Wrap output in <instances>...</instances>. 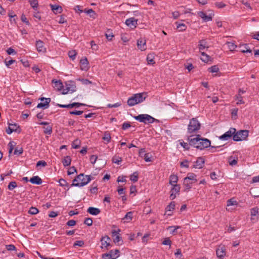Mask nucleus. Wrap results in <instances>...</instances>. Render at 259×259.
Segmentation results:
<instances>
[{"mask_svg": "<svg viewBox=\"0 0 259 259\" xmlns=\"http://www.w3.org/2000/svg\"><path fill=\"white\" fill-rule=\"evenodd\" d=\"M76 87L74 85H70V84H67L65 88H63L62 89V94H68L70 91H71V93H73L75 91Z\"/></svg>", "mask_w": 259, "mask_h": 259, "instance_id": "a211bd4d", "label": "nucleus"}, {"mask_svg": "<svg viewBox=\"0 0 259 259\" xmlns=\"http://www.w3.org/2000/svg\"><path fill=\"white\" fill-rule=\"evenodd\" d=\"M98 158V156L95 155H92L90 157V161L92 164H95L97 159Z\"/></svg>", "mask_w": 259, "mask_h": 259, "instance_id": "338daca9", "label": "nucleus"}, {"mask_svg": "<svg viewBox=\"0 0 259 259\" xmlns=\"http://www.w3.org/2000/svg\"><path fill=\"white\" fill-rule=\"evenodd\" d=\"M120 232V230L119 229H118L117 231L114 230L112 232V236L114 237L113 241L115 243H119L120 241H121V242H123L121 239V237L119 235Z\"/></svg>", "mask_w": 259, "mask_h": 259, "instance_id": "ddd939ff", "label": "nucleus"}, {"mask_svg": "<svg viewBox=\"0 0 259 259\" xmlns=\"http://www.w3.org/2000/svg\"><path fill=\"white\" fill-rule=\"evenodd\" d=\"M198 15L201 17L205 22L209 21L212 20V17L211 15H207L206 13L203 12H199Z\"/></svg>", "mask_w": 259, "mask_h": 259, "instance_id": "aec40b11", "label": "nucleus"}, {"mask_svg": "<svg viewBox=\"0 0 259 259\" xmlns=\"http://www.w3.org/2000/svg\"><path fill=\"white\" fill-rule=\"evenodd\" d=\"M204 159L202 157H200L197 158V160L195 162L193 167L196 168H201L204 166Z\"/></svg>", "mask_w": 259, "mask_h": 259, "instance_id": "f3484780", "label": "nucleus"}, {"mask_svg": "<svg viewBox=\"0 0 259 259\" xmlns=\"http://www.w3.org/2000/svg\"><path fill=\"white\" fill-rule=\"evenodd\" d=\"M103 139L104 141H106L107 143L110 142L111 140V136L107 132H105Z\"/></svg>", "mask_w": 259, "mask_h": 259, "instance_id": "de8ad7c7", "label": "nucleus"}, {"mask_svg": "<svg viewBox=\"0 0 259 259\" xmlns=\"http://www.w3.org/2000/svg\"><path fill=\"white\" fill-rule=\"evenodd\" d=\"M209 70L210 72L215 73L218 72L219 71V68L217 66L214 65L210 67Z\"/></svg>", "mask_w": 259, "mask_h": 259, "instance_id": "6e6d98bb", "label": "nucleus"}, {"mask_svg": "<svg viewBox=\"0 0 259 259\" xmlns=\"http://www.w3.org/2000/svg\"><path fill=\"white\" fill-rule=\"evenodd\" d=\"M226 44L228 46V49L230 51H233L237 48V46L232 42H227Z\"/></svg>", "mask_w": 259, "mask_h": 259, "instance_id": "c9c22d12", "label": "nucleus"}, {"mask_svg": "<svg viewBox=\"0 0 259 259\" xmlns=\"http://www.w3.org/2000/svg\"><path fill=\"white\" fill-rule=\"evenodd\" d=\"M41 101L37 105V108H42L46 109L49 108V104L51 102V99L50 98L41 97L39 99Z\"/></svg>", "mask_w": 259, "mask_h": 259, "instance_id": "423d86ee", "label": "nucleus"}, {"mask_svg": "<svg viewBox=\"0 0 259 259\" xmlns=\"http://www.w3.org/2000/svg\"><path fill=\"white\" fill-rule=\"evenodd\" d=\"M84 12L87 14H89L92 17H94V16L96 15L95 11L92 9L89 10L85 9Z\"/></svg>", "mask_w": 259, "mask_h": 259, "instance_id": "864d4df0", "label": "nucleus"}, {"mask_svg": "<svg viewBox=\"0 0 259 259\" xmlns=\"http://www.w3.org/2000/svg\"><path fill=\"white\" fill-rule=\"evenodd\" d=\"M8 146L9 147V155L12 153L13 149H14V146H15V144H14V142H11L9 143L8 144Z\"/></svg>", "mask_w": 259, "mask_h": 259, "instance_id": "5fc2aeb1", "label": "nucleus"}, {"mask_svg": "<svg viewBox=\"0 0 259 259\" xmlns=\"http://www.w3.org/2000/svg\"><path fill=\"white\" fill-rule=\"evenodd\" d=\"M178 181V177L177 176L175 175H171L170 176L169 183L171 186L178 185V184H177Z\"/></svg>", "mask_w": 259, "mask_h": 259, "instance_id": "393cba45", "label": "nucleus"}, {"mask_svg": "<svg viewBox=\"0 0 259 259\" xmlns=\"http://www.w3.org/2000/svg\"><path fill=\"white\" fill-rule=\"evenodd\" d=\"M216 254L219 258H223L226 255L225 246L224 245H220L216 250Z\"/></svg>", "mask_w": 259, "mask_h": 259, "instance_id": "9d476101", "label": "nucleus"}, {"mask_svg": "<svg viewBox=\"0 0 259 259\" xmlns=\"http://www.w3.org/2000/svg\"><path fill=\"white\" fill-rule=\"evenodd\" d=\"M154 57L153 56V55L152 54H148L147 57V61L148 64H151L153 65L155 64V61H154Z\"/></svg>", "mask_w": 259, "mask_h": 259, "instance_id": "e433bc0d", "label": "nucleus"}, {"mask_svg": "<svg viewBox=\"0 0 259 259\" xmlns=\"http://www.w3.org/2000/svg\"><path fill=\"white\" fill-rule=\"evenodd\" d=\"M133 218V212L132 211H129L126 213L124 217L123 218V220H125L127 222H129L132 220Z\"/></svg>", "mask_w": 259, "mask_h": 259, "instance_id": "58836bf2", "label": "nucleus"}, {"mask_svg": "<svg viewBox=\"0 0 259 259\" xmlns=\"http://www.w3.org/2000/svg\"><path fill=\"white\" fill-rule=\"evenodd\" d=\"M6 249L9 251H13V250H16V248L15 246V245L13 244H9L6 245Z\"/></svg>", "mask_w": 259, "mask_h": 259, "instance_id": "13d9d810", "label": "nucleus"}, {"mask_svg": "<svg viewBox=\"0 0 259 259\" xmlns=\"http://www.w3.org/2000/svg\"><path fill=\"white\" fill-rule=\"evenodd\" d=\"M38 212V209L34 207H31L28 211V213L31 214H36Z\"/></svg>", "mask_w": 259, "mask_h": 259, "instance_id": "49530a36", "label": "nucleus"}, {"mask_svg": "<svg viewBox=\"0 0 259 259\" xmlns=\"http://www.w3.org/2000/svg\"><path fill=\"white\" fill-rule=\"evenodd\" d=\"M134 95L135 97V98L136 99L138 104L143 102L147 97V93L145 92L136 94Z\"/></svg>", "mask_w": 259, "mask_h": 259, "instance_id": "4468645a", "label": "nucleus"}, {"mask_svg": "<svg viewBox=\"0 0 259 259\" xmlns=\"http://www.w3.org/2000/svg\"><path fill=\"white\" fill-rule=\"evenodd\" d=\"M138 20L132 17L128 18L125 21V24L131 29H134L137 27Z\"/></svg>", "mask_w": 259, "mask_h": 259, "instance_id": "f8f14e48", "label": "nucleus"}, {"mask_svg": "<svg viewBox=\"0 0 259 259\" xmlns=\"http://www.w3.org/2000/svg\"><path fill=\"white\" fill-rule=\"evenodd\" d=\"M137 47L141 51H143L146 50V41L144 38H140L137 40Z\"/></svg>", "mask_w": 259, "mask_h": 259, "instance_id": "2eb2a0df", "label": "nucleus"}, {"mask_svg": "<svg viewBox=\"0 0 259 259\" xmlns=\"http://www.w3.org/2000/svg\"><path fill=\"white\" fill-rule=\"evenodd\" d=\"M102 258L103 259H112L111 255L109 252L103 254Z\"/></svg>", "mask_w": 259, "mask_h": 259, "instance_id": "774afa93", "label": "nucleus"}, {"mask_svg": "<svg viewBox=\"0 0 259 259\" xmlns=\"http://www.w3.org/2000/svg\"><path fill=\"white\" fill-rule=\"evenodd\" d=\"M71 159L69 156H65L62 162L63 165L66 167L70 165Z\"/></svg>", "mask_w": 259, "mask_h": 259, "instance_id": "c756f323", "label": "nucleus"}, {"mask_svg": "<svg viewBox=\"0 0 259 259\" xmlns=\"http://www.w3.org/2000/svg\"><path fill=\"white\" fill-rule=\"evenodd\" d=\"M175 254V255H176L177 258H178L179 259H181L182 257V254L181 252V249H177Z\"/></svg>", "mask_w": 259, "mask_h": 259, "instance_id": "680f3d73", "label": "nucleus"}, {"mask_svg": "<svg viewBox=\"0 0 259 259\" xmlns=\"http://www.w3.org/2000/svg\"><path fill=\"white\" fill-rule=\"evenodd\" d=\"M9 126L6 129V132L8 134H11L13 132L20 133L21 129L20 126L16 123H8Z\"/></svg>", "mask_w": 259, "mask_h": 259, "instance_id": "6e6552de", "label": "nucleus"}, {"mask_svg": "<svg viewBox=\"0 0 259 259\" xmlns=\"http://www.w3.org/2000/svg\"><path fill=\"white\" fill-rule=\"evenodd\" d=\"M52 82L54 83V88L57 90H61L63 88V84L60 80H56L53 79Z\"/></svg>", "mask_w": 259, "mask_h": 259, "instance_id": "a878e982", "label": "nucleus"}, {"mask_svg": "<svg viewBox=\"0 0 259 259\" xmlns=\"http://www.w3.org/2000/svg\"><path fill=\"white\" fill-rule=\"evenodd\" d=\"M17 186V183L15 181L11 182L8 185V188L9 190H13Z\"/></svg>", "mask_w": 259, "mask_h": 259, "instance_id": "ea45409f", "label": "nucleus"}, {"mask_svg": "<svg viewBox=\"0 0 259 259\" xmlns=\"http://www.w3.org/2000/svg\"><path fill=\"white\" fill-rule=\"evenodd\" d=\"M191 183H190L187 181H186V182H185V180L184 179L183 184L185 186V189H184L185 191H188L191 188V186L190 185Z\"/></svg>", "mask_w": 259, "mask_h": 259, "instance_id": "c03bdc74", "label": "nucleus"}, {"mask_svg": "<svg viewBox=\"0 0 259 259\" xmlns=\"http://www.w3.org/2000/svg\"><path fill=\"white\" fill-rule=\"evenodd\" d=\"M236 99L238 100L236 103L237 105L244 103V102L242 100V97L240 94H238V95L236 96Z\"/></svg>", "mask_w": 259, "mask_h": 259, "instance_id": "09e8293b", "label": "nucleus"}, {"mask_svg": "<svg viewBox=\"0 0 259 259\" xmlns=\"http://www.w3.org/2000/svg\"><path fill=\"white\" fill-rule=\"evenodd\" d=\"M35 47L37 51L39 53H45L47 52V49L44 46V43L41 40H36L35 42Z\"/></svg>", "mask_w": 259, "mask_h": 259, "instance_id": "9b49d317", "label": "nucleus"}, {"mask_svg": "<svg viewBox=\"0 0 259 259\" xmlns=\"http://www.w3.org/2000/svg\"><path fill=\"white\" fill-rule=\"evenodd\" d=\"M134 118L136 120L141 122H143L145 124L152 123L155 121H157V119H156L151 116L146 114H140L138 116H134Z\"/></svg>", "mask_w": 259, "mask_h": 259, "instance_id": "20e7f679", "label": "nucleus"}, {"mask_svg": "<svg viewBox=\"0 0 259 259\" xmlns=\"http://www.w3.org/2000/svg\"><path fill=\"white\" fill-rule=\"evenodd\" d=\"M109 253L111 255L112 259H116L119 256V250L118 249L111 250Z\"/></svg>", "mask_w": 259, "mask_h": 259, "instance_id": "7c9ffc66", "label": "nucleus"}, {"mask_svg": "<svg viewBox=\"0 0 259 259\" xmlns=\"http://www.w3.org/2000/svg\"><path fill=\"white\" fill-rule=\"evenodd\" d=\"M197 176L194 174V173H188V175L186 177H185L184 179L185 180V181L186 182V181H188L189 180L194 181V182H196L197 179H196Z\"/></svg>", "mask_w": 259, "mask_h": 259, "instance_id": "bb28decb", "label": "nucleus"}, {"mask_svg": "<svg viewBox=\"0 0 259 259\" xmlns=\"http://www.w3.org/2000/svg\"><path fill=\"white\" fill-rule=\"evenodd\" d=\"M250 213L251 220L257 221L258 220V208L257 207L251 208Z\"/></svg>", "mask_w": 259, "mask_h": 259, "instance_id": "6ab92c4d", "label": "nucleus"}, {"mask_svg": "<svg viewBox=\"0 0 259 259\" xmlns=\"http://www.w3.org/2000/svg\"><path fill=\"white\" fill-rule=\"evenodd\" d=\"M87 212H89V213L92 214V215H98V214H99L100 212H101V211L98 208H95V207H90L88 209Z\"/></svg>", "mask_w": 259, "mask_h": 259, "instance_id": "b1692460", "label": "nucleus"}, {"mask_svg": "<svg viewBox=\"0 0 259 259\" xmlns=\"http://www.w3.org/2000/svg\"><path fill=\"white\" fill-rule=\"evenodd\" d=\"M51 10L56 14L61 13L63 9L61 6L56 5H50Z\"/></svg>", "mask_w": 259, "mask_h": 259, "instance_id": "5701e85b", "label": "nucleus"}, {"mask_svg": "<svg viewBox=\"0 0 259 259\" xmlns=\"http://www.w3.org/2000/svg\"><path fill=\"white\" fill-rule=\"evenodd\" d=\"M84 245V242L81 240L76 241L74 242L73 244V246L75 247L76 246L81 247Z\"/></svg>", "mask_w": 259, "mask_h": 259, "instance_id": "0e129e2a", "label": "nucleus"}, {"mask_svg": "<svg viewBox=\"0 0 259 259\" xmlns=\"http://www.w3.org/2000/svg\"><path fill=\"white\" fill-rule=\"evenodd\" d=\"M180 186L178 185H174L172 186V188L170 191V196L169 198L171 200H174L176 197V194H179L180 191Z\"/></svg>", "mask_w": 259, "mask_h": 259, "instance_id": "1a4fd4ad", "label": "nucleus"}, {"mask_svg": "<svg viewBox=\"0 0 259 259\" xmlns=\"http://www.w3.org/2000/svg\"><path fill=\"white\" fill-rule=\"evenodd\" d=\"M44 133L46 134L51 135L52 133V126L48 125L44 127Z\"/></svg>", "mask_w": 259, "mask_h": 259, "instance_id": "72a5a7b5", "label": "nucleus"}, {"mask_svg": "<svg viewBox=\"0 0 259 259\" xmlns=\"http://www.w3.org/2000/svg\"><path fill=\"white\" fill-rule=\"evenodd\" d=\"M23 151V150L22 148H20L19 149H18V148H16L14 150V154L15 155H21V154H22Z\"/></svg>", "mask_w": 259, "mask_h": 259, "instance_id": "e2e57ef3", "label": "nucleus"}, {"mask_svg": "<svg viewBox=\"0 0 259 259\" xmlns=\"http://www.w3.org/2000/svg\"><path fill=\"white\" fill-rule=\"evenodd\" d=\"M180 145L186 150H188L190 149V146H191L189 143H185L184 142H182L180 143Z\"/></svg>", "mask_w": 259, "mask_h": 259, "instance_id": "bf43d9fd", "label": "nucleus"}, {"mask_svg": "<svg viewBox=\"0 0 259 259\" xmlns=\"http://www.w3.org/2000/svg\"><path fill=\"white\" fill-rule=\"evenodd\" d=\"M189 144L198 149L201 150L210 146V141L207 139L201 138L200 135H198L195 137L190 136L188 138Z\"/></svg>", "mask_w": 259, "mask_h": 259, "instance_id": "f257e3e1", "label": "nucleus"}, {"mask_svg": "<svg viewBox=\"0 0 259 259\" xmlns=\"http://www.w3.org/2000/svg\"><path fill=\"white\" fill-rule=\"evenodd\" d=\"M139 174L137 171L134 172L130 177V180L133 182H137L138 180Z\"/></svg>", "mask_w": 259, "mask_h": 259, "instance_id": "f704fd0d", "label": "nucleus"}, {"mask_svg": "<svg viewBox=\"0 0 259 259\" xmlns=\"http://www.w3.org/2000/svg\"><path fill=\"white\" fill-rule=\"evenodd\" d=\"M201 126V124L196 118H193L190 119L188 126V133L193 134L197 132Z\"/></svg>", "mask_w": 259, "mask_h": 259, "instance_id": "7ed1b4c3", "label": "nucleus"}, {"mask_svg": "<svg viewBox=\"0 0 259 259\" xmlns=\"http://www.w3.org/2000/svg\"><path fill=\"white\" fill-rule=\"evenodd\" d=\"M76 55H77V53L75 52V51H74V50L70 51H69V52H68L69 57L72 60L75 59Z\"/></svg>", "mask_w": 259, "mask_h": 259, "instance_id": "603ef678", "label": "nucleus"}, {"mask_svg": "<svg viewBox=\"0 0 259 259\" xmlns=\"http://www.w3.org/2000/svg\"><path fill=\"white\" fill-rule=\"evenodd\" d=\"M248 136V131L247 130H240L235 132L233 135V140L234 141H241L244 140Z\"/></svg>", "mask_w": 259, "mask_h": 259, "instance_id": "39448f33", "label": "nucleus"}, {"mask_svg": "<svg viewBox=\"0 0 259 259\" xmlns=\"http://www.w3.org/2000/svg\"><path fill=\"white\" fill-rule=\"evenodd\" d=\"M175 202H171L170 204L166 207V212L168 211H171L175 209Z\"/></svg>", "mask_w": 259, "mask_h": 259, "instance_id": "a18cd8bd", "label": "nucleus"}, {"mask_svg": "<svg viewBox=\"0 0 259 259\" xmlns=\"http://www.w3.org/2000/svg\"><path fill=\"white\" fill-rule=\"evenodd\" d=\"M106 37L107 39L109 40H111L112 38L114 37V35L112 32H111L110 30H108L105 34Z\"/></svg>", "mask_w": 259, "mask_h": 259, "instance_id": "3c124183", "label": "nucleus"}, {"mask_svg": "<svg viewBox=\"0 0 259 259\" xmlns=\"http://www.w3.org/2000/svg\"><path fill=\"white\" fill-rule=\"evenodd\" d=\"M201 59L202 61L204 62H208L209 60V56L208 55L204 52H201Z\"/></svg>", "mask_w": 259, "mask_h": 259, "instance_id": "4c0bfd02", "label": "nucleus"}, {"mask_svg": "<svg viewBox=\"0 0 259 259\" xmlns=\"http://www.w3.org/2000/svg\"><path fill=\"white\" fill-rule=\"evenodd\" d=\"M80 67L82 70L87 71L89 68V62L86 57L81 59L80 61Z\"/></svg>", "mask_w": 259, "mask_h": 259, "instance_id": "dca6fc26", "label": "nucleus"}, {"mask_svg": "<svg viewBox=\"0 0 259 259\" xmlns=\"http://www.w3.org/2000/svg\"><path fill=\"white\" fill-rule=\"evenodd\" d=\"M243 47V49L241 50V52L245 53H251V50L248 48L247 44H244L242 45Z\"/></svg>", "mask_w": 259, "mask_h": 259, "instance_id": "37998d69", "label": "nucleus"}, {"mask_svg": "<svg viewBox=\"0 0 259 259\" xmlns=\"http://www.w3.org/2000/svg\"><path fill=\"white\" fill-rule=\"evenodd\" d=\"M29 181L32 184L36 185H40L42 182V181L41 179V178L37 176L31 178L29 180Z\"/></svg>", "mask_w": 259, "mask_h": 259, "instance_id": "4be33fe9", "label": "nucleus"}, {"mask_svg": "<svg viewBox=\"0 0 259 259\" xmlns=\"http://www.w3.org/2000/svg\"><path fill=\"white\" fill-rule=\"evenodd\" d=\"M198 48L200 51L203 50L205 48H208V46H207V42L205 39H202L199 41Z\"/></svg>", "mask_w": 259, "mask_h": 259, "instance_id": "cd10ccee", "label": "nucleus"}, {"mask_svg": "<svg viewBox=\"0 0 259 259\" xmlns=\"http://www.w3.org/2000/svg\"><path fill=\"white\" fill-rule=\"evenodd\" d=\"M80 142L78 139L74 140L72 144V147L74 149H77L80 147Z\"/></svg>", "mask_w": 259, "mask_h": 259, "instance_id": "a19ab883", "label": "nucleus"}, {"mask_svg": "<svg viewBox=\"0 0 259 259\" xmlns=\"http://www.w3.org/2000/svg\"><path fill=\"white\" fill-rule=\"evenodd\" d=\"M29 4L31 7L35 11L37 10V8L38 6V3L37 0H30L29 1Z\"/></svg>", "mask_w": 259, "mask_h": 259, "instance_id": "2f4dec72", "label": "nucleus"}, {"mask_svg": "<svg viewBox=\"0 0 259 259\" xmlns=\"http://www.w3.org/2000/svg\"><path fill=\"white\" fill-rule=\"evenodd\" d=\"M127 104L129 106H133L138 103L135 97L133 95L127 100Z\"/></svg>", "mask_w": 259, "mask_h": 259, "instance_id": "c85d7f7f", "label": "nucleus"}, {"mask_svg": "<svg viewBox=\"0 0 259 259\" xmlns=\"http://www.w3.org/2000/svg\"><path fill=\"white\" fill-rule=\"evenodd\" d=\"M236 132V130L235 128L231 127L229 131L226 132L223 135L219 137V139L221 140L226 141L230 139L232 137L233 138V135Z\"/></svg>", "mask_w": 259, "mask_h": 259, "instance_id": "0eeeda50", "label": "nucleus"}, {"mask_svg": "<svg viewBox=\"0 0 259 259\" xmlns=\"http://www.w3.org/2000/svg\"><path fill=\"white\" fill-rule=\"evenodd\" d=\"M84 223L88 226H91L92 225L93 221L91 218H87L85 219Z\"/></svg>", "mask_w": 259, "mask_h": 259, "instance_id": "4d7b16f0", "label": "nucleus"}, {"mask_svg": "<svg viewBox=\"0 0 259 259\" xmlns=\"http://www.w3.org/2000/svg\"><path fill=\"white\" fill-rule=\"evenodd\" d=\"M143 158H144V160H145V161H146V162H150L152 161V160H151L152 155L149 153H148L147 154H144Z\"/></svg>", "mask_w": 259, "mask_h": 259, "instance_id": "8fccbe9b", "label": "nucleus"}, {"mask_svg": "<svg viewBox=\"0 0 259 259\" xmlns=\"http://www.w3.org/2000/svg\"><path fill=\"white\" fill-rule=\"evenodd\" d=\"M177 28L180 31H183L185 30L187 28V26L184 23H180L178 24L177 26Z\"/></svg>", "mask_w": 259, "mask_h": 259, "instance_id": "79ce46f5", "label": "nucleus"}, {"mask_svg": "<svg viewBox=\"0 0 259 259\" xmlns=\"http://www.w3.org/2000/svg\"><path fill=\"white\" fill-rule=\"evenodd\" d=\"M112 162L114 163H116L117 164H119L122 161V158L121 157H119V156L115 155L113 156L112 158Z\"/></svg>", "mask_w": 259, "mask_h": 259, "instance_id": "473e14b6", "label": "nucleus"}, {"mask_svg": "<svg viewBox=\"0 0 259 259\" xmlns=\"http://www.w3.org/2000/svg\"><path fill=\"white\" fill-rule=\"evenodd\" d=\"M75 172H76V169L74 166H72L70 167L67 171L68 175H71L74 174Z\"/></svg>", "mask_w": 259, "mask_h": 259, "instance_id": "052dcab7", "label": "nucleus"}, {"mask_svg": "<svg viewBox=\"0 0 259 259\" xmlns=\"http://www.w3.org/2000/svg\"><path fill=\"white\" fill-rule=\"evenodd\" d=\"M101 241L102 246H104L105 247L110 246V242L111 241V239L107 236L103 237L101 239Z\"/></svg>", "mask_w": 259, "mask_h": 259, "instance_id": "412c9836", "label": "nucleus"}, {"mask_svg": "<svg viewBox=\"0 0 259 259\" xmlns=\"http://www.w3.org/2000/svg\"><path fill=\"white\" fill-rule=\"evenodd\" d=\"M47 165V162L44 160H39L36 163V166L38 167L39 166H46Z\"/></svg>", "mask_w": 259, "mask_h": 259, "instance_id": "69168bd1", "label": "nucleus"}, {"mask_svg": "<svg viewBox=\"0 0 259 259\" xmlns=\"http://www.w3.org/2000/svg\"><path fill=\"white\" fill-rule=\"evenodd\" d=\"M91 180V176L86 175L84 176L83 174H80L73 180L71 186L79 187H83L87 185Z\"/></svg>", "mask_w": 259, "mask_h": 259, "instance_id": "f03ea898", "label": "nucleus"}]
</instances>
